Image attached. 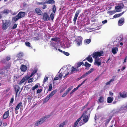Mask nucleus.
<instances>
[{
  "label": "nucleus",
  "instance_id": "1",
  "mask_svg": "<svg viewBox=\"0 0 127 127\" xmlns=\"http://www.w3.org/2000/svg\"><path fill=\"white\" fill-rule=\"evenodd\" d=\"M50 117L49 115L47 116L43 117L37 121L35 123V125L36 126H39L43 124L45 121L46 119Z\"/></svg>",
  "mask_w": 127,
  "mask_h": 127
},
{
  "label": "nucleus",
  "instance_id": "2",
  "mask_svg": "<svg viewBox=\"0 0 127 127\" xmlns=\"http://www.w3.org/2000/svg\"><path fill=\"white\" fill-rule=\"evenodd\" d=\"M25 15V12H20L16 16L13 18L12 20H14L15 22H16L19 19L24 17Z\"/></svg>",
  "mask_w": 127,
  "mask_h": 127
},
{
  "label": "nucleus",
  "instance_id": "3",
  "mask_svg": "<svg viewBox=\"0 0 127 127\" xmlns=\"http://www.w3.org/2000/svg\"><path fill=\"white\" fill-rule=\"evenodd\" d=\"M103 53V52L102 51H100L99 52H95L93 54L92 57L95 59H99V58H98L102 56V54Z\"/></svg>",
  "mask_w": 127,
  "mask_h": 127
},
{
  "label": "nucleus",
  "instance_id": "4",
  "mask_svg": "<svg viewBox=\"0 0 127 127\" xmlns=\"http://www.w3.org/2000/svg\"><path fill=\"white\" fill-rule=\"evenodd\" d=\"M57 91L56 90L53 91L51 93L47 96L44 99L43 102V103H44L45 102H47L50 98L52 97L53 95L56 93Z\"/></svg>",
  "mask_w": 127,
  "mask_h": 127
},
{
  "label": "nucleus",
  "instance_id": "5",
  "mask_svg": "<svg viewBox=\"0 0 127 127\" xmlns=\"http://www.w3.org/2000/svg\"><path fill=\"white\" fill-rule=\"evenodd\" d=\"M34 74L32 73L31 74L30 76L28 75H26L23 77L22 79L20 81L19 83V85H20L23 83L25 81L28 80L30 78L32 77Z\"/></svg>",
  "mask_w": 127,
  "mask_h": 127
},
{
  "label": "nucleus",
  "instance_id": "6",
  "mask_svg": "<svg viewBox=\"0 0 127 127\" xmlns=\"http://www.w3.org/2000/svg\"><path fill=\"white\" fill-rule=\"evenodd\" d=\"M34 74L32 73L31 74L30 76L28 75H26L23 77L22 79L20 81L19 83V85H20L23 83L25 81L28 80L30 78L32 77Z\"/></svg>",
  "mask_w": 127,
  "mask_h": 127
},
{
  "label": "nucleus",
  "instance_id": "7",
  "mask_svg": "<svg viewBox=\"0 0 127 127\" xmlns=\"http://www.w3.org/2000/svg\"><path fill=\"white\" fill-rule=\"evenodd\" d=\"M10 22L8 21H5L4 23L2 24V28L3 30H6L10 25Z\"/></svg>",
  "mask_w": 127,
  "mask_h": 127
},
{
  "label": "nucleus",
  "instance_id": "8",
  "mask_svg": "<svg viewBox=\"0 0 127 127\" xmlns=\"http://www.w3.org/2000/svg\"><path fill=\"white\" fill-rule=\"evenodd\" d=\"M13 109V107H11L10 108V109L6 111L3 115V118L4 119L7 118L8 117L9 115V111H10V112H11Z\"/></svg>",
  "mask_w": 127,
  "mask_h": 127
},
{
  "label": "nucleus",
  "instance_id": "9",
  "mask_svg": "<svg viewBox=\"0 0 127 127\" xmlns=\"http://www.w3.org/2000/svg\"><path fill=\"white\" fill-rule=\"evenodd\" d=\"M121 111V108L119 109L113 110L111 113V115H112L111 116L112 117L115 114H117Z\"/></svg>",
  "mask_w": 127,
  "mask_h": 127
},
{
  "label": "nucleus",
  "instance_id": "10",
  "mask_svg": "<svg viewBox=\"0 0 127 127\" xmlns=\"http://www.w3.org/2000/svg\"><path fill=\"white\" fill-rule=\"evenodd\" d=\"M62 73L63 75L65 74V76L64 77V78L66 77L67 75H68L69 74V72H67V70H64L63 69H61L60 71H59V73H60V72Z\"/></svg>",
  "mask_w": 127,
  "mask_h": 127
},
{
  "label": "nucleus",
  "instance_id": "11",
  "mask_svg": "<svg viewBox=\"0 0 127 127\" xmlns=\"http://www.w3.org/2000/svg\"><path fill=\"white\" fill-rule=\"evenodd\" d=\"M82 39L81 36L78 37L76 38V41L77 43V44L78 46H79L82 44Z\"/></svg>",
  "mask_w": 127,
  "mask_h": 127
},
{
  "label": "nucleus",
  "instance_id": "12",
  "mask_svg": "<svg viewBox=\"0 0 127 127\" xmlns=\"http://www.w3.org/2000/svg\"><path fill=\"white\" fill-rule=\"evenodd\" d=\"M101 61L99 59H95L94 63V65L97 66L98 67L101 64Z\"/></svg>",
  "mask_w": 127,
  "mask_h": 127
},
{
  "label": "nucleus",
  "instance_id": "13",
  "mask_svg": "<svg viewBox=\"0 0 127 127\" xmlns=\"http://www.w3.org/2000/svg\"><path fill=\"white\" fill-rule=\"evenodd\" d=\"M43 19L44 21H48L50 20V18L47 14L46 13H44L43 15Z\"/></svg>",
  "mask_w": 127,
  "mask_h": 127
},
{
  "label": "nucleus",
  "instance_id": "14",
  "mask_svg": "<svg viewBox=\"0 0 127 127\" xmlns=\"http://www.w3.org/2000/svg\"><path fill=\"white\" fill-rule=\"evenodd\" d=\"M80 11V10H78L76 11L73 19V21L75 23L76 22L78 16Z\"/></svg>",
  "mask_w": 127,
  "mask_h": 127
},
{
  "label": "nucleus",
  "instance_id": "15",
  "mask_svg": "<svg viewBox=\"0 0 127 127\" xmlns=\"http://www.w3.org/2000/svg\"><path fill=\"white\" fill-rule=\"evenodd\" d=\"M124 22V18H122L120 19L118 22V24L119 26H121L123 24Z\"/></svg>",
  "mask_w": 127,
  "mask_h": 127
},
{
  "label": "nucleus",
  "instance_id": "16",
  "mask_svg": "<svg viewBox=\"0 0 127 127\" xmlns=\"http://www.w3.org/2000/svg\"><path fill=\"white\" fill-rule=\"evenodd\" d=\"M20 69L22 71L25 72L27 70V67L26 65L22 64L21 65Z\"/></svg>",
  "mask_w": 127,
  "mask_h": 127
},
{
  "label": "nucleus",
  "instance_id": "17",
  "mask_svg": "<svg viewBox=\"0 0 127 127\" xmlns=\"http://www.w3.org/2000/svg\"><path fill=\"white\" fill-rule=\"evenodd\" d=\"M35 11L37 14L38 15H41L42 12L39 8H37L35 9Z\"/></svg>",
  "mask_w": 127,
  "mask_h": 127
},
{
  "label": "nucleus",
  "instance_id": "18",
  "mask_svg": "<svg viewBox=\"0 0 127 127\" xmlns=\"http://www.w3.org/2000/svg\"><path fill=\"white\" fill-rule=\"evenodd\" d=\"M116 77V75H115L114 76H113L112 77V79H110V80L108 82H107L106 83H105L106 85H109L110 84V83H111L114 81H115V79Z\"/></svg>",
  "mask_w": 127,
  "mask_h": 127
},
{
  "label": "nucleus",
  "instance_id": "19",
  "mask_svg": "<svg viewBox=\"0 0 127 127\" xmlns=\"http://www.w3.org/2000/svg\"><path fill=\"white\" fill-rule=\"evenodd\" d=\"M119 95L121 97L125 98L127 96V93L125 91L120 92L119 93Z\"/></svg>",
  "mask_w": 127,
  "mask_h": 127
},
{
  "label": "nucleus",
  "instance_id": "20",
  "mask_svg": "<svg viewBox=\"0 0 127 127\" xmlns=\"http://www.w3.org/2000/svg\"><path fill=\"white\" fill-rule=\"evenodd\" d=\"M118 51V49L117 47H115L112 48V52L113 54H116Z\"/></svg>",
  "mask_w": 127,
  "mask_h": 127
},
{
  "label": "nucleus",
  "instance_id": "21",
  "mask_svg": "<svg viewBox=\"0 0 127 127\" xmlns=\"http://www.w3.org/2000/svg\"><path fill=\"white\" fill-rule=\"evenodd\" d=\"M121 109L123 111H127V103L126 105H124L121 107Z\"/></svg>",
  "mask_w": 127,
  "mask_h": 127
},
{
  "label": "nucleus",
  "instance_id": "22",
  "mask_svg": "<svg viewBox=\"0 0 127 127\" xmlns=\"http://www.w3.org/2000/svg\"><path fill=\"white\" fill-rule=\"evenodd\" d=\"M45 3L49 4H53L55 3V1L54 0H48L47 1H46Z\"/></svg>",
  "mask_w": 127,
  "mask_h": 127
},
{
  "label": "nucleus",
  "instance_id": "23",
  "mask_svg": "<svg viewBox=\"0 0 127 127\" xmlns=\"http://www.w3.org/2000/svg\"><path fill=\"white\" fill-rule=\"evenodd\" d=\"M113 99V97H108L107 99V101L108 103H109L112 102Z\"/></svg>",
  "mask_w": 127,
  "mask_h": 127
},
{
  "label": "nucleus",
  "instance_id": "24",
  "mask_svg": "<svg viewBox=\"0 0 127 127\" xmlns=\"http://www.w3.org/2000/svg\"><path fill=\"white\" fill-rule=\"evenodd\" d=\"M123 7L121 5H118L116 6L115 8L116 9L117 12H119L120 10L123 8Z\"/></svg>",
  "mask_w": 127,
  "mask_h": 127
},
{
  "label": "nucleus",
  "instance_id": "25",
  "mask_svg": "<svg viewBox=\"0 0 127 127\" xmlns=\"http://www.w3.org/2000/svg\"><path fill=\"white\" fill-rule=\"evenodd\" d=\"M82 116H81L74 123V127H76L77 125L78 124V122L79 121L81 120L82 118Z\"/></svg>",
  "mask_w": 127,
  "mask_h": 127
},
{
  "label": "nucleus",
  "instance_id": "26",
  "mask_svg": "<svg viewBox=\"0 0 127 127\" xmlns=\"http://www.w3.org/2000/svg\"><path fill=\"white\" fill-rule=\"evenodd\" d=\"M23 106L22 103V102H20L19 103H18L17 106H16L15 108V110H18L19 108H20V107H21Z\"/></svg>",
  "mask_w": 127,
  "mask_h": 127
},
{
  "label": "nucleus",
  "instance_id": "27",
  "mask_svg": "<svg viewBox=\"0 0 127 127\" xmlns=\"http://www.w3.org/2000/svg\"><path fill=\"white\" fill-rule=\"evenodd\" d=\"M10 12L9 10L7 9H4L3 11L1 12V13L2 14H8Z\"/></svg>",
  "mask_w": 127,
  "mask_h": 127
},
{
  "label": "nucleus",
  "instance_id": "28",
  "mask_svg": "<svg viewBox=\"0 0 127 127\" xmlns=\"http://www.w3.org/2000/svg\"><path fill=\"white\" fill-rule=\"evenodd\" d=\"M88 116L85 115L84 116L83 118V120L85 123L87 122L88 121Z\"/></svg>",
  "mask_w": 127,
  "mask_h": 127
},
{
  "label": "nucleus",
  "instance_id": "29",
  "mask_svg": "<svg viewBox=\"0 0 127 127\" xmlns=\"http://www.w3.org/2000/svg\"><path fill=\"white\" fill-rule=\"evenodd\" d=\"M78 71V70L77 69L74 68V67H72V70L71 71L70 73L73 74V73H75Z\"/></svg>",
  "mask_w": 127,
  "mask_h": 127
},
{
  "label": "nucleus",
  "instance_id": "30",
  "mask_svg": "<svg viewBox=\"0 0 127 127\" xmlns=\"http://www.w3.org/2000/svg\"><path fill=\"white\" fill-rule=\"evenodd\" d=\"M87 60L89 62L91 63L93 62V59L92 58L90 57V56H89L86 58Z\"/></svg>",
  "mask_w": 127,
  "mask_h": 127
},
{
  "label": "nucleus",
  "instance_id": "31",
  "mask_svg": "<svg viewBox=\"0 0 127 127\" xmlns=\"http://www.w3.org/2000/svg\"><path fill=\"white\" fill-rule=\"evenodd\" d=\"M82 65L83 66L84 65V63L82 62H78L77 64V68H78L79 67H80L81 65Z\"/></svg>",
  "mask_w": 127,
  "mask_h": 127
},
{
  "label": "nucleus",
  "instance_id": "32",
  "mask_svg": "<svg viewBox=\"0 0 127 127\" xmlns=\"http://www.w3.org/2000/svg\"><path fill=\"white\" fill-rule=\"evenodd\" d=\"M104 101V98L100 96L98 99V101L100 103H103Z\"/></svg>",
  "mask_w": 127,
  "mask_h": 127
},
{
  "label": "nucleus",
  "instance_id": "33",
  "mask_svg": "<svg viewBox=\"0 0 127 127\" xmlns=\"http://www.w3.org/2000/svg\"><path fill=\"white\" fill-rule=\"evenodd\" d=\"M33 98V97L32 96H29V97L27 98L28 100V103L29 104H30L31 102V100Z\"/></svg>",
  "mask_w": 127,
  "mask_h": 127
},
{
  "label": "nucleus",
  "instance_id": "34",
  "mask_svg": "<svg viewBox=\"0 0 127 127\" xmlns=\"http://www.w3.org/2000/svg\"><path fill=\"white\" fill-rule=\"evenodd\" d=\"M59 38L58 37H56L54 38H52L51 39V40L52 41H55L56 42H57L59 41Z\"/></svg>",
  "mask_w": 127,
  "mask_h": 127
},
{
  "label": "nucleus",
  "instance_id": "35",
  "mask_svg": "<svg viewBox=\"0 0 127 127\" xmlns=\"http://www.w3.org/2000/svg\"><path fill=\"white\" fill-rule=\"evenodd\" d=\"M91 41V39H86L84 41V42L87 44H89Z\"/></svg>",
  "mask_w": 127,
  "mask_h": 127
},
{
  "label": "nucleus",
  "instance_id": "36",
  "mask_svg": "<svg viewBox=\"0 0 127 127\" xmlns=\"http://www.w3.org/2000/svg\"><path fill=\"white\" fill-rule=\"evenodd\" d=\"M23 55V53L22 52H20L17 54V56L18 58H21Z\"/></svg>",
  "mask_w": 127,
  "mask_h": 127
},
{
  "label": "nucleus",
  "instance_id": "37",
  "mask_svg": "<svg viewBox=\"0 0 127 127\" xmlns=\"http://www.w3.org/2000/svg\"><path fill=\"white\" fill-rule=\"evenodd\" d=\"M84 65L86 67L88 68H89L90 67L91 65L90 64H89L88 63L86 62L85 63Z\"/></svg>",
  "mask_w": 127,
  "mask_h": 127
},
{
  "label": "nucleus",
  "instance_id": "38",
  "mask_svg": "<svg viewBox=\"0 0 127 127\" xmlns=\"http://www.w3.org/2000/svg\"><path fill=\"white\" fill-rule=\"evenodd\" d=\"M14 100V98L12 97L11 98V100L10 102V103L9 104V107L11 106L13 103V102Z\"/></svg>",
  "mask_w": 127,
  "mask_h": 127
},
{
  "label": "nucleus",
  "instance_id": "39",
  "mask_svg": "<svg viewBox=\"0 0 127 127\" xmlns=\"http://www.w3.org/2000/svg\"><path fill=\"white\" fill-rule=\"evenodd\" d=\"M55 14L53 13H52L50 15V17L51 18V20L53 21L54 18Z\"/></svg>",
  "mask_w": 127,
  "mask_h": 127
},
{
  "label": "nucleus",
  "instance_id": "40",
  "mask_svg": "<svg viewBox=\"0 0 127 127\" xmlns=\"http://www.w3.org/2000/svg\"><path fill=\"white\" fill-rule=\"evenodd\" d=\"M25 45L28 47H31V44L28 41H26L25 42Z\"/></svg>",
  "mask_w": 127,
  "mask_h": 127
},
{
  "label": "nucleus",
  "instance_id": "41",
  "mask_svg": "<svg viewBox=\"0 0 127 127\" xmlns=\"http://www.w3.org/2000/svg\"><path fill=\"white\" fill-rule=\"evenodd\" d=\"M52 10L53 12L55 13L56 11V6L55 5H54L53 6V8H52Z\"/></svg>",
  "mask_w": 127,
  "mask_h": 127
},
{
  "label": "nucleus",
  "instance_id": "42",
  "mask_svg": "<svg viewBox=\"0 0 127 127\" xmlns=\"http://www.w3.org/2000/svg\"><path fill=\"white\" fill-rule=\"evenodd\" d=\"M108 13L110 15H112L113 14L115 13L116 11L114 10L110 11H108Z\"/></svg>",
  "mask_w": 127,
  "mask_h": 127
},
{
  "label": "nucleus",
  "instance_id": "43",
  "mask_svg": "<svg viewBox=\"0 0 127 127\" xmlns=\"http://www.w3.org/2000/svg\"><path fill=\"white\" fill-rule=\"evenodd\" d=\"M112 118V116H109V118L106 120V124H108L110 122L111 119Z\"/></svg>",
  "mask_w": 127,
  "mask_h": 127
},
{
  "label": "nucleus",
  "instance_id": "44",
  "mask_svg": "<svg viewBox=\"0 0 127 127\" xmlns=\"http://www.w3.org/2000/svg\"><path fill=\"white\" fill-rule=\"evenodd\" d=\"M20 88H14L15 90L16 93V95H17L18 92L20 90Z\"/></svg>",
  "mask_w": 127,
  "mask_h": 127
},
{
  "label": "nucleus",
  "instance_id": "45",
  "mask_svg": "<svg viewBox=\"0 0 127 127\" xmlns=\"http://www.w3.org/2000/svg\"><path fill=\"white\" fill-rule=\"evenodd\" d=\"M28 80V83H29L33 82V78L31 77L29 78Z\"/></svg>",
  "mask_w": 127,
  "mask_h": 127
},
{
  "label": "nucleus",
  "instance_id": "46",
  "mask_svg": "<svg viewBox=\"0 0 127 127\" xmlns=\"http://www.w3.org/2000/svg\"><path fill=\"white\" fill-rule=\"evenodd\" d=\"M78 88H74V89H73V90H72L71 92L70 93V95L71 94H72L75 91H76V90H77L78 89Z\"/></svg>",
  "mask_w": 127,
  "mask_h": 127
},
{
  "label": "nucleus",
  "instance_id": "47",
  "mask_svg": "<svg viewBox=\"0 0 127 127\" xmlns=\"http://www.w3.org/2000/svg\"><path fill=\"white\" fill-rule=\"evenodd\" d=\"M59 73V75H58V77H59V78L60 79H61L62 78V77L63 76V74L61 72Z\"/></svg>",
  "mask_w": 127,
  "mask_h": 127
},
{
  "label": "nucleus",
  "instance_id": "48",
  "mask_svg": "<svg viewBox=\"0 0 127 127\" xmlns=\"http://www.w3.org/2000/svg\"><path fill=\"white\" fill-rule=\"evenodd\" d=\"M63 53L65 55L67 56H68L69 55V53L68 52H66L64 51Z\"/></svg>",
  "mask_w": 127,
  "mask_h": 127
},
{
  "label": "nucleus",
  "instance_id": "49",
  "mask_svg": "<svg viewBox=\"0 0 127 127\" xmlns=\"http://www.w3.org/2000/svg\"><path fill=\"white\" fill-rule=\"evenodd\" d=\"M14 81L16 80L18 78H19V76H17L15 75L14 76Z\"/></svg>",
  "mask_w": 127,
  "mask_h": 127
},
{
  "label": "nucleus",
  "instance_id": "50",
  "mask_svg": "<svg viewBox=\"0 0 127 127\" xmlns=\"http://www.w3.org/2000/svg\"><path fill=\"white\" fill-rule=\"evenodd\" d=\"M48 77H45L44 79V80L43 81V82L44 83V82H46L47 80H48Z\"/></svg>",
  "mask_w": 127,
  "mask_h": 127
},
{
  "label": "nucleus",
  "instance_id": "51",
  "mask_svg": "<svg viewBox=\"0 0 127 127\" xmlns=\"http://www.w3.org/2000/svg\"><path fill=\"white\" fill-rule=\"evenodd\" d=\"M85 123L83 121H81L79 123V124H80V126H81L82 125L84 124Z\"/></svg>",
  "mask_w": 127,
  "mask_h": 127
},
{
  "label": "nucleus",
  "instance_id": "52",
  "mask_svg": "<svg viewBox=\"0 0 127 127\" xmlns=\"http://www.w3.org/2000/svg\"><path fill=\"white\" fill-rule=\"evenodd\" d=\"M42 91V89H38L37 90V91L36 93H39L41 92Z\"/></svg>",
  "mask_w": 127,
  "mask_h": 127
},
{
  "label": "nucleus",
  "instance_id": "53",
  "mask_svg": "<svg viewBox=\"0 0 127 127\" xmlns=\"http://www.w3.org/2000/svg\"><path fill=\"white\" fill-rule=\"evenodd\" d=\"M40 86V84L39 83H37L33 87H38Z\"/></svg>",
  "mask_w": 127,
  "mask_h": 127
},
{
  "label": "nucleus",
  "instance_id": "54",
  "mask_svg": "<svg viewBox=\"0 0 127 127\" xmlns=\"http://www.w3.org/2000/svg\"><path fill=\"white\" fill-rule=\"evenodd\" d=\"M67 92H66V91L65 93L64 94L62 95V97H65V96H66V95L67 94Z\"/></svg>",
  "mask_w": 127,
  "mask_h": 127
},
{
  "label": "nucleus",
  "instance_id": "55",
  "mask_svg": "<svg viewBox=\"0 0 127 127\" xmlns=\"http://www.w3.org/2000/svg\"><path fill=\"white\" fill-rule=\"evenodd\" d=\"M47 5H43V7H42V8L43 9H45L47 8Z\"/></svg>",
  "mask_w": 127,
  "mask_h": 127
},
{
  "label": "nucleus",
  "instance_id": "56",
  "mask_svg": "<svg viewBox=\"0 0 127 127\" xmlns=\"http://www.w3.org/2000/svg\"><path fill=\"white\" fill-rule=\"evenodd\" d=\"M119 16L118 14H116L115 15L113 16V17L114 18H116L119 17Z\"/></svg>",
  "mask_w": 127,
  "mask_h": 127
},
{
  "label": "nucleus",
  "instance_id": "57",
  "mask_svg": "<svg viewBox=\"0 0 127 127\" xmlns=\"http://www.w3.org/2000/svg\"><path fill=\"white\" fill-rule=\"evenodd\" d=\"M45 3L43 2H37V3L38 5H40V4H43Z\"/></svg>",
  "mask_w": 127,
  "mask_h": 127
},
{
  "label": "nucleus",
  "instance_id": "58",
  "mask_svg": "<svg viewBox=\"0 0 127 127\" xmlns=\"http://www.w3.org/2000/svg\"><path fill=\"white\" fill-rule=\"evenodd\" d=\"M6 60L5 59H3L1 61V62L3 63H5L6 62Z\"/></svg>",
  "mask_w": 127,
  "mask_h": 127
},
{
  "label": "nucleus",
  "instance_id": "59",
  "mask_svg": "<svg viewBox=\"0 0 127 127\" xmlns=\"http://www.w3.org/2000/svg\"><path fill=\"white\" fill-rule=\"evenodd\" d=\"M17 25L16 24H15L14 25L13 27H12V29H15L17 28Z\"/></svg>",
  "mask_w": 127,
  "mask_h": 127
},
{
  "label": "nucleus",
  "instance_id": "60",
  "mask_svg": "<svg viewBox=\"0 0 127 127\" xmlns=\"http://www.w3.org/2000/svg\"><path fill=\"white\" fill-rule=\"evenodd\" d=\"M107 20H105L104 21H103L102 22V23L103 24H105L106 23H107Z\"/></svg>",
  "mask_w": 127,
  "mask_h": 127
},
{
  "label": "nucleus",
  "instance_id": "61",
  "mask_svg": "<svg viewBox=\"0 0 127 127\" xmlns=\"http://www.w3.org/2000/svg\"><path fill=\"white\" fill-rule=\"evenodd\" d=\"M89 103V101L87 103V104L84 106V108H86V107L88 105Z\"/></svg>",
  "mask_w": 127,
  "mask_h": 127
},
{
  "label": "nucleus",
  "instance_id": "62",
  "mask_svg": "<svg viewBox=\"0 0 127 127\" xmlns=\"http://www.w3.org/2000/svg\"><path fill=\"white\" fill-rule=\"evenodd\" d=\"M86 80V79L81 84H80L78 85L77 87H79L83 83H84L85 82Z\"/></svg>",
  "mask_w": 127,
  "mask_h": 127
},
{
  "label": "nucleus",
  "instance_id": "63",
  "mask_svg": "<svg viewBox=\"0 0 127 127\" xmlns=\"http://www.w3.org/2000/svg\"><path fill=\"white\" fill-rule=\"evenodd\" d=\"M10 58L9 57H6V60L7 61H8L10 59Z\"/></svg>",
  "mask_w": 127,
  "mask_h": 127
},
{
  "label": "nucleus",
  "instance_id": "64",
  "mask_svg": "<svg viewBox=\"0 0 127 127\" xmlns=\"http://www.w3.org/2000/svg\"><path fill=\"white\" fill-rule=\"evenodd\" d=\"M37 70L36 69H35L33 70L32 73L34 74L35 73L37 72Z\"/></svg>",
  "mask_w": 127,
  "mask_h": 127
}]
</instances>
